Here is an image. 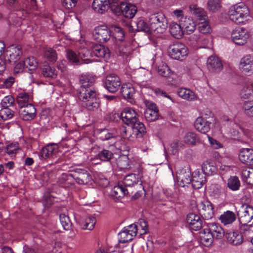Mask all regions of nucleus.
<instances>
[{
  "mask_svg": "<svg viewBox=\"0 0 253 253\" xmlns=\"http://www.w3.org/2000/svg\"><path fill=\"white\" fill-rule=\"evenodd\" d=\"M95 81V77L89 75H82L80 78L81 85L79 89L78 97L83 102V106L90 111L98 108L100 104L95 91L91 88Z\"/></svg>",
  "mask_w": 253,
  "mask_h": 253,
  "instance_id": "f257e3e1",
  "label": "nucleus"
},
{
  "mask_svg": "<svg viewBox=\"0 0 253 253\" xmlns=\"http://www.w3.org/2000/svg\"><path fill=\"white\" fill-rule=\"evenodd\" d=\"M249 15V9L243 3L234 5L229 10L230 19L237 24L243 23Z\"/></svg>",
  "mask_w": 253,
  "mask_h": 253,
  "instance_id": "f03ea898",
  "label": "nucleus"
},
{
  "mask_svg": "<svg viewBox=\"0 0 253 253\" xmlns=\"http://www.w3.org/2000/svg\"><path fill=\"white\" fill-rule=\"evenodd\" d=\"M168 52L171 58L182 60L188 55V49L184 44L177 42L169 45Z\"/></svg>",
  "mask_w": 253,
  "mask_h": 253,
  "instance_id": "7ed1b4c3",
  "label": "nucleus"
},
{
  "mask_svg": "<svg viewBox=\"0 0 253 253\" xmlns=\"http://www.w3.org/2000/svg\"><path fill=\"white\" fill-rule=\"evenodd\" d=\"M150 28L151 33H163L167 28V20L161 14H153L149 18Z\"/></svg>",
  "mask_w": 253,
  "mask_h": 253,
  "instance_id": "20e7f679",
  "label": "nucleus"
},
{
  "mask_svg": "<svg viewBox=\"0 0 253 253\" xmlns=\"http://www.w3.org/2000/svg\"><path fill=\"white\" fill-rule=\"evenodd\" d=\"M68 176L73 178L79 184H86L92 179L89 173L84 169H74L68 174Z\"/></svg>",
  "mask_w": 253,
  "mask_h": 253,
  "instance_id": "39448f33",
  "label": "nucleus"
},
{
  "mask_svg": "<svg viewBox=\"0 0 253 253\" xmlns=\"http://www.w3.org/2000/svg\"><path fill=\"white\" fill-rule=\"evenodd\" d=\"M240 223H250L253 219V208L247 204L242 205L237 211Z\"/></svg>",
  "mask_w": 253,
  "mask_h": 253,
  "instance_id": "423d86ee",
  "label": "nucleus"
},
{
  "mask_svg": "<svg viewBox=\"0 0 253 253\" xmlns=\"http://www.w3.org/2000/svg\"><path fill=\"white\" fill-rule=\"evenodd\" d=\"M231 38L235 44L241 45L247 42L249 34L245 28L238 27L232 31Z\"/></svg>",
  "mask_w": 253,
  "mask_h": 253,
  "instance_id": "0eeeda50",
  "label": "nucleus"
},
{
  "mask_svg": "<svg viewBox=\"0 0 253 253\" xmlns=\"http://www.w3.org/2000/svg\"><path fill=\"white\" fill-rule=\"evenodd\" d=\"M197 207L200 214L204 219L209 220L213 217V206L209 201H203L200 202Z\"/></svg>",
  "mask_w": 253,
  "mask_h": 253,
  "instance_id": "6e6552de",
  "label": "nucleus"
},
{
  "mask_svg": "<svg viewBox=\"0 0 253 253\" xmlns=\"http://www.w3.org/2000/svg\"><path fill=\"white\" fill-rule=\"evenodd\" d=\"M210 120L205 119L203 117H198L195 121L194 126L195 128L203 133L209 132L211 129V121H213V114L209 111Z\"/></svg>",
  "mask_w": 253,
  "mask_h": 253,
  "instance_id": "1a4fd4ad",
  "label": "nucleus"
},
{
  "mask_svg": "<svg viewBox=\"0 0 253 253\" xmlns=\"http://www.w3.org/2000/svg\"><path fill=\"white\" fill-rule=\"evenodd\" d=\"M94 39L100 42L108 41L111 36L110 29L106 26H100L96 27L93 32Z\"/></svg>",
  "mask_w": 253,
  "mask_h": 253,
  "instance_id": "9d476101",
  "label": "nucleus"
},
{
  "mask_svg": "<svg viewBox=\"0 0 253 253\" xmlns=\"http://www.w3.org/2000/svg\"><path fill=\"white\" fill-rule=\"evenodd\" d=\"M121 82L120 78L115 74L108 75L105 82V87L110 92L115 93L120 87Z\"/></svg>",
  "mask_w": 253,
  "mask_h": 253,
  "instance_id": "9b49d317",
  "label": "nucleus"
},
{
  "mask_svg": "<svg viewBox=\"0 0 253 253\" xmlns=\"http://www.w3.org/2000/svg\"><path fill=\"white\" fill-rule=\"evenodd\" d=\"M20 117L24 121H30L36 116V109L32 104H29L19 108Z\"/></svg>",
  "mask_w": 253,
  "mask_h": 253,
  "instance_id": "f8f14e48",
  "label": "nucleus"
},
{
  "mask_svg": "<svg viewBox=\"0 0 253 253\" xmlns=\"http://www.w3.org/2000/svg\"><path fill=\"white\" fill-rule=\"evenodd\" d=\"M90 48L92 51V56L99 58L108 59L110 57V51L108 47L103 45L91 43Z\"/></svg>",
  "mask_w": 253,
  "mask_h": 253,
  "instance_id": "ddd939ff",
  "label": "nucleus"
},
{
  "mask_svg": "<svg viewBox=\"0 0 253 253\" xmlns=\"http://www.w3.org/2000/svg\"><path fill=\"white\" fill-rule=\"evenodd\" d=\"M240 69L245 74L251 75L253 74V56L247 55L241 58Z\"/></svg>",
  "mask_w": 253,
  "mask_h": 253,
  "instance_id": "4468645a",
  "label": "nucleus"
},
{
  "mask_svg": "<svg viewBox=\"0 0 253 253\" xmlns=\"http://www.w3.org/2000/svg\"><path fill=\"white\" fill-rule=\"evenodd\" d=\"M138 114L131 108H126L122 112L121 117L122 121L126 125H131L138 120Z\"/></svg>",
  "mask_w": 253,
  "mask_h": 253,
  "instance_id": "2eb2a0df",
  "label": "nucleus"
},
{
  "mask_svg": "<svg viewBox=\"0 0 253 253\" xmlns=\"http://www.w3.org/2000/svg\"><path fill=\"white\" fill-rule=\"evenodd\" d=\"M225 238L229 244L233 246H239L243 242V235L235 231H228L225 233Z\"/></svg>",
  "mask_w": 253,
  "mask_h": 253,
  "instance_id": "dca6fc26",
  "label": "nucleus"
},
{
  "mask_svg": "<svg viewBox=\"0 0 253 253\" xmlns=\"http://www.w3.org/2000/svg\"><path fill=\"white\" fill-rule=\"evenodd\" d=\"M207 68L212 72L217 73L223 68V65L221 60L216 56H210L207 60Z\"/></svg>",
  "mask_w": 253,
  "mask_h": 253,
  "instance_id": "f3484780",
  "label": "nucleus"
},
{
  "mask_svg": "<svg viewBox=\"0 0 253 253\" xmlns=\"http://www.w3.org/2000/svg\"><path fill=\"white\" fill-rule=\"evenodd\" d=\"M192 177L191 172L189 170L186 171L183 169L177 172V180L181 187H185L187 184L191 183Z\"/></svg>",
  "mask_w": 253,
  "mask_h": 253,
  "instance_id": "a211bd4d",
  "label": "nucleus"
},
{
  "mask_svg": "<svg viewBox=\"0 0 253 253\" xmlns=\"http://www.w3.org/2000/svg\"><path fill=\"white\" fill-rule=\"evenodd\" d=\"M187 222L194 230H199L202 227V220L200 216L193 213H190L187 215Z\"/></svg>",
  "mask_w": 253,
  "mask_h": 253,
  "instance_id": "6ab92c4d",
  "label": "nucleus"
},
{
  "mask_svg": "<svg viewBox=\"0 0 253 253\" xmlns=\"http://www.w3.org/2000/svg\"><path fill=\"white\" fill-rule=\"evenodd\" d=\"M123 185L126 188H131L132 186H137L144 190L141 181H139L138 177L135 174L132 173L126 175L124 179Z\"/></svg>",
  "mask_w": 253,
  "mask_h": 253,
  "instance_id": "aec40b11",
  "label": "nucleus"
},
{
  "mask_svg": "<svg viewBox=\"0 0 253 253\" xmlns=\"http://www.w3.org/2000/svg\"><path fill=\"white\" fill-rule=\"evenodd\" d=\"M239 157L243 163L249 166L253 165V149L250 148L241 149Z\"/></svg>",
  "mask_w": 253,
  "mask_h": 253,
  "instance_id": "412c9836",
  "label": "nucleus"
},
{
  "mask_svg": "<svg viewBox=\"0 0 253 253\" xmlns=\"http://www.w3.org/2000/svg\"><path fill=\"white\" fill-rule=\"evenodd\" d=\"M120 9L122 14L126 18L131 19L136 14L137 9L135 5L127 3L122 2Z\"/></svg>",
  "mask_w": 253,
  "mask_h": 253,
  "instance_id": "4be33fe9",
  "label": "nucleus"
},
{
  "mask_svg": "<svg viewBox=\"0 0 253 253\" xmlns=\"http://www.w3.org/2000/svg\"><path fill=\"white\" fill-rule=\"evenodd\" d=\"M110 0H93L92 7L95 12L103 14L109 7Z\"/></svg>",
  "mask_w": 253,
  "mask_h": 253,
  "instance_id": "5701e85b",
  "label": "nucleus"
},
{
  "mask_svg": "<svg viewBox=\"0 0 253 253\" xmlns=\"http://www.w3.org/2000/svg\"><path fill=\"white\" fill-rule=\"evenodd\" d=\"M132 125V135L136 138H141L146 134V128L142 122L138 119L131 124Z\"/></svg>",
  "mask_w": 253,
  "mask_h": 253,
  "instance_id": "b1692460",
  "label": "nucleus"
},
{
  "mask_svg": "<svg viewBox=\"0 0 253 253\" xmlns=\"http://www.w3.org/2000/svg\"><path fill=\"white\" fill-rule=\"evenodd\" d=\"M180 25L184 28L187 34H190L196 29V25L193 19L189 17H181L179 20Z\"/></svg>",
  "mask_w": 253,
  "mask_h": 253,
  "instance_id": "393cba45",
  "label": "nucleus"
},
{
  "mask_svg": "<svg viewBox=\"0 0 253 253\" xmlns=\"http://www.w3.org/2000/svg\"><path fill=\"white\" fill-rule=\"evenodd\" d=\"M206 178L204 174L200 171H195L193 173L191 183L195 189H199L205 183Z\"/></svg>",
  "mask_w": 253,
  "mask_h": 253,
  "instance_id": "a878e982",
  "label": "nucleus"
},
{
  "mask_svg": "<svg viewBox=\"0 0 253 253\" xmlns=\"http://www.w3.org/2000/svg\"><path fill=\"white\" fill-rule=\"evenodd\" d=\"M121 92L125 99L132 100L135 93V90L132 85L128 83L122 85Z\"/></svg>",
  "mask_w": 253,
  "mask_h": 253,
  "instance_id": "bb28decb",
  "label": "nucleus"
},
{
  "mask_svg": "<svg viewBox=\"0 0 253 253\" xmlns=\"http://www.w3.org/2000/svg\"><path fill=\"white\" fill-rule=\"evenodd\" d=\"M9 58L8 59L9 62L11 63H15L20 59L22 54V48L20 45H12L10 47Z\"/></svg>",
  "mask_w": 253,
  "mask_h": 253,
  "instance_id": "cd10ccee",
  "label": "nucleus"
},
{
  "mask_svg": "<svg viewBox=\"0 0 253 253\" xmlns=\"http://www.w3.org/2000/svg\"><path fill=\"white\" fill-rule=\"evenodd\" d=\"M202 170L204 174L211 175L216 173L217 169L214 161L207 160L203 163Z\"/></svg>",
  "mask_w": 253,
  "mask_h": 253,
  "instance_id": "c85d7f7f",
  "label": "nucleus"
},
{
  "mask_svg": "<svg viewBox=\"0 0 253 253\" xmlns=\"http://www.w3.org/2000/svg\"><path fill=\"white\" fill-rule=\"evenodd\" d=\"M58 146L56 144H51L43 147L41 152V156L44 159L50 158L57 152Z\"/></svg>",
  "mask_w": 253,
  "mask_h": 253,
  "instance_id": "c756f323",
  "label": "nucleus"
},
{
  "mask_svg": "<svg viewBox=\"0 0 253 253\" xmlns=\"http://www.w3.org/2000/svg\"><path fill=\"white\" fill-rule=\"evenodd\" d=\"M209 229L216 239H221L226 233L221 226L217 223H211Z\"/></svg>",
  "mask_w": 253,
  "mask_h": 253,
  "instance_id": "7c9ffc66",
  "label": "nucleus"
},
{
  "mask_svg": "<svg viewBox=\"0 0 253 253\" xmlns=\"http://www.w3.org/2000/svg\"><path fill=\"white\" fill-rule=\"evenodd\" d=\"M136 29L133 28V26L131 25L129 30L133 31V30L137 31H143L148 34H151V29L150 28V25L143 19H138L135 22Z\"/></svg>",
  "mask_w": 253,
  "mask_h": 253,
  "instance_id": "2f4dec72",
  "label": "nucleus"
},
{
  "mask_svg": "<svg viewBox=\"0 0 253 253\" xmlns=\"http://www.w3.org/2000/svg\"><path fill=\"white\" fill-rule=\"evenodd\" d=\"M144 116L146 119L149 122L154 121L158 117V109L156 105L152 104L150 108L144 112Z\"/></svg>",
  "mask_w": 253,
  "mask_h": 253,
  "instance_id": "473e14b6",
  "label": "nucleus"
},
{
  "mask_svg": "<svg viewBox=\"0 0 253 253\" xmlns=\"http://www.w3.org/2000/svg\"><path fill=\"white\" fill-rule=\"evenodd\" d=\"M169 32L176 39H179L182 37L183 31L180 23H171L169 25Z\"/></svg>",
  "mask_w": 253,
  "mask_h": 253,
  "instance_id": "72a5a7b5",
  "label": "nucleus"
},
{
  "mask_svg": "<svg viewBox=\"0 0 253 253\" xmlns=\"http://www.w3.org/2000/svg\"><path fill=\"white\" fill-rule=\"evenodd\" d=\"M184 142L189 145H196L200 143L199 136L194 132H187L183 137Z\"/></svg>",
  "mask_w": 253,
  "mask_h": 253,
  "instance_id": "f704fd0d",
  "label": "nucleus"
},
{
  "mask_svg": "<svg viewBox=\"0 0 253 253\" xmlns=\"http://www.w3.org/2000/svg\"><path fill=\"white\" fill-rule=\"evenodd\" d=\"M129 192L133 193V191L129 189L126 188L122 185L119 184L113 188V196L116 198H121L128 194Z\"/></svg>",
  "mask_w": 253,
  "mask_h": 253,
  "instance_id": "c9c22d12",
  "label": "nucleus"
},
{
  "mask_svg": "<svg viewBox=\"0 0 253 253\" xmlns=\"http://www.w3.org/2000/svg\"><path fill=\"white\" fill-rule=\"evenodd\" d=\"M236 218L235 214L233 211H230L224 212L219 217L221 222L225 225L232 223L236 220Z\"/></svg>",
  "mask_w": 253,
  "mask_h": 253,
  "instance_id": "e433bc0d",
  "label": "nucleus"
},
{
  "mask_svg": "<svg viewBox=\"0 0 253 253\" xmlns=\"http://www.w3.org/2000/svg\"><path fill=\"white\" fill-rule=\"evenodd\" d=\"M31 98L27 93L22 92L18 93L16 97V102L19 108L24 107L30 103Z\"/></svg>",
  "mask_w": 253,
  "mask_h": 253,
  "instance_id": "4c0bfd02",
  "label": "nucleus"
},
{
  "mask_svg": "<svg viewBox=\"0 0 253 253\" xmlns=\"http://www.w3.org/2000/svg\"><path fill=\"white\" fill-rule=\"evenodd\" d=\"M16 110V107H2L0 110V119L3 120H7L12 118Z\"/></svg>",
  "mask_w": 253,
  "mask_h": 253,
  "instance_id": "58836bf2",
  "label": "nucleus"
},
{
  "mask_svg": "<svg viewBox=\"0 0 253 253\" xmlns=\"http://www.w3.org/2000/svg\"><path fill=\"white\" fill-rule=\"evenodd\" d=\"M200 238L201 241L207 246L211 245L214 238L209 228L204 229L201 232Z\"/></svg>",
  "mask_w": 253,
  "mask_h": 253,
  "instance_id": "ea45409f",
  "label": "nucleus"
},
{
  "mask_svg": "<svg viewBox=\"0 0 253 253\" xmlns=\"http://www.w3.org/2000/svg\"><path fill=\"white\" fill-rule=\"evenodd\" d=\"M95 218L94 217L87 216L80 221L81 225L84 229L91 230L95 224Z\"/></svg>",
  "mask_w": 253,
  "mask_h": 253,
  "instance_id": "a19ab883",
  "label": "nucleus"
},
{
  "mask_svg": "<svg viewBox=\"0 0 253 253\" xmlns=\"http://www.w3.org/2000/svg\"><path fill=\"white\" fill-rule=\"evenodd\" d=\"M190 11L194 14L199 20H206L207 16L205 14L203 9L199 8L196 5H191L189 6Z\"/></svg>",
  "mask_w": 253,
  "mask_h": 253,
  "instance_id": "79ce46f5",
  "label": "nucleus"
},
{
  "mask_svg": "<svg viewBox=\"0 0 253 253\" xmlns=\"http://www.w3.org/2000/svg\"><path fill=\"white\" fill-rule=\"evenodd\" d=\"M79 57L86 63V61H91V57H92V51L85 47H81L78 50Z\"/></svg>",
  "mask_w": 253,
  "mask_h": 253,
  "instance_id": "37998d69",
  "label": "nucleus"
},
{
  "mask_svg": "<svg viewBox=\"0 0 253 253\" xmlns=\"http://www.w3.org/2000/svg\"><path fill=\"white\" fill-rule=\"evenodd\" d=\"M23 62L25 64L26 69H28V72H32L36 69L38 67V62L36 59L34 57L27 58Z\"/></svg>",
  "mask_w": 253,
  "mask_h": 253,
  "instance_id": "c03bdc74",
  "label": "nucleus"
},
{
  "mask_svg": "<svg viewBox=\"0 0 253 253\" xmlns=\"http://www.w3.org/2000/svg\"><path fill=\"white\" fill-rule=\"evenodd\" d=\"M243 180L249 184H253V168L244 169L242 172Z\"/></svg>",
  "mask_w": 253,
  "mask_h": 253,
  "instance_id": "a18cd8bd",
  "label": "nucleus"
},
{
  "mask_svg": "<svg viewBox=\"0 0 253 253\" xmlns=\"http://www.w3.org/2000/svg\"><path fill=\"white\" fill-rule=\"evenodd\" d=\"M42 74L45 77L54 79L57 77V73L54 68L47 64L43 66L42 69Z\"/></svg>",
  "mask_w": 253,
  "mask_h": 253,
  "instance_id": "49530a36",
  "label": "nucleus"
},
{
  "mask_svg": "<svg viewBox=\"0 0 253 253\" xmlns=\"http://www.w3.org/2000/svg\"><path fill=\"white\" fill-rule=\"evenodd\" d=\"M97 157L101 161L109 162L113 158L114 154L111 151L104 149L98 153Z\"/></svg>",
  "mask_w": 253,
  "mask_h": 253,
  "instance_id": "de8ad7c7",
  "label": "nucleus"
},
{
  "mask_svg": "<svg viewBox=\"0 0 253 253\" xmlns=\"http://www.w3.org/2000/svg\"><path fill=\"white\" fill-rule=\"evenodd\" d=\"M242 225L240 226L241 234L243 235V237L247 238L248 239H251V236L253 235V232L251 231V228L253 227L252 224H249L244 223H240Z\"/></svg>",
  "mask_w": 253,
  "mask_h": 253,
  "instance_id": "09e8293b",
  "label": "nucleus"
},
{
  "mask_svg": "<svg viewBox=\"0 0 253 253\" xmlns=\"http://www.w3.org/2000/svg\"><path fill=\"white\" fill-rule=\"evenodd\" d=\"M117 167L121 169H128L129 168V160L127 156H122L116 160Z\"/></svg>",
  "mask_w": 253,
  "mask_h": 253,
  "instance_id": "8fccbe9b",
  "label": "nucleus"
},
{
  "mask_svg": "<svg viewBox=\"0 0 253 253\" xmlns=\"http://www.w3.org/2000/svg\"><path fill=\"white\" fill-rule=\"evenodd\" d=\"M178 95L185 99L192 100L194 98V93L190 89L180 88L178 91Z\"/></svg>",
  "mask_w": 253,
  "mask_h": 253,
  "instance_id": "3c124183",
  "label": "nucleus"
},
{
  "mask_svg": "<svg viewBox=\"0 0 253 253\" xmlns=\"http://www.w3.org/2000/svg\"><path fill=\"white\" fill-rule=\"evenodd\" d=\"M2 107H15V99L11 95H7L5 96L0 103Z\"/></svg>",
  "mask_w": 253,
  "mask_h": 253,
  "instance_id": "603ef678",
  "label": "nucleus"
},
{
  "mask_svg": "<svg viewBox=\"0 0 253 253\" xmlns=\"http://www.w3.org/2000/svg\"><path fill=\"white\" fill-rule=\"evenodd\" d=\"M60 220L63 228L66 230H70L72 227V223L69 216L65 214L60 215Z\"/></svg>",
  "mask_w": 253,
  "mask_h": 253,
  "instance_id": "864d4df0",
  "label": "nucleus"
},
{
  "mask_svg": "<svg viewBox=\"0 0 253 253\" xmlns=\"http://www.w3.org/2000/svg\"><path fill=\"white\" fill-rule=\"evenodd\" d=\"M243 109L247 116L250 117H253V101H245Z\"/></svg>",
  "mask_w": 253,
  "mask_h": 253,
  "instance_id": "5fc2aeb1",
  "label": "nucleus"
},
{
  "mask_svg": "<svg viewBox=\"0 0 253 253\" xmlns=\"http://www.w3.org/2000/svg\"><path fill=\"white\" fill-rule=\"evenodd\" d=\"M228 187L232 190H238L240 186V182L237 176L231 177L228 180Z\"/></svg>",
  "mask_w": 253,
  "mask_h": 253,
  "instance_id": "6e6d98bb",
  "label": "nucleus"
},
{
  "mask_svg": "<svg viewBox=\"0 0 253 253\" xmlns=\"http://www.w3.org/2000/svg\"><path fill=\"white\" fill-rule=\"evenodd\" d=\"M189 40L192 42L193 43L196 42L198 44L206 43V40L204 38L203 35H201V34L199 33H197L194 34L193 35H190L189 38Z\"/></svg>",
  "mask_w": 253,
  "mask_h": 253,
  "instance_id": "4d7b16f0",
  "label": "nucleus"
},
{
  "mask_svg": "<svg viewBox=\"0 0 253 253\" xmlns=\"http://www.w3.org/2000/svg\"><path fill=\"white\" fill-rule=\"evenodd\" d=\"M66 56L70 62L76 65H79L81 64L80 60L77 57V55L74 51L70 49H67Z\"/></svg>",
  "mask_w": 253,
  "mask_h": 253,
  "instance_id": "13d9d810",
  "label": "nucleus"
},
{
  "mask_svg": "<svg viewBox=\"0 0 253 253\" xmlns=\"http://www.w3.org/2000/svg\"><path fill=\"white\" fill-rule=\"evenodd\" d=\"M119 241L121 243L128 242L132 240V236L129 234L126 229H124L119 233Z\"/></svg>",
  "mask_w": 253,
  "mask_h": 253,
  "instance_id": "bf43d9fd",
  "label": "nucleus"
},
{
  "mask_svg": "<svg viewBox=\"0 0 253 253\" xmlns=\"http://www.w3.org/2000/svg\"><path fill=\"white\" fill-rule=\"evenodd\" d=\"M199 33L201 35L206 34L210 33L211 31V28L209 23L206 22V20L203 22L199 24L198 26Z\"/></svg>",
  "mask_w": 253,
  "mask_h": 253,
  "instance_id": "052dcab7",
  "label": "nucleus"
},
{
  "mask_svg": "<svg viewBox=\"0 0 253 253\" xmlns=\"http://www.w3.org/2000/svg\"><path fill=\"white\" fill-rule=\"evenodd\" d=\"M208 7L211 11L218 10L221 7V0H208Z\"/></svg>",
  "mask_w": 253,
  "mask_h": 253,
  "instance_id": "680f3d73",
  "label": "nucleus"
},
{
  "mask_svg": "<svg viewBox=\"0 0 253 253\" xmlns=\"http://www.w3.org/2000/svg\"><path fill=\"white\" fill-rule=\"evenodd\" d=\"M157 71L160 75L164 77L169 76L170 74V69L166 64H163L162 65L159 66Z\"/></svg>",
  "mask_w": 253,
  "mask_h": 253,
  "instance_id": "e2e57ef3",
  "label": "nucleus"
},
{
  "mask_svg": "<svg viewBox=\"0 0 253 253\" xmlns=\"http://www.w3.org/2000/svg\"><path fill=\"white\" fill-rule=\"evenodd\" d=\"M27 70L23 61H21L15 64L13 69V74L14 75H16L19 73L28 72Z\"/></svg>",
  "mask_w": 253,
  "mask_h": 253,
  "instance_id": "0e129e2a",
  "label": "nucleus"
},
{
  "mask_svg": "<svg viewBox=\"0 0 253 253\" xmlns=\"http://www.w3.org/2000/svg\"><path fill=\"white\" fill-rule=\"evenodd\" d=\"M114 31L113 35L114 38L119 41H123L125 36L123 29L120 27L114 26Z\"/></svg>",
  "mask_w": 253,
  "mask_h": 253,
  "instance_id": "69168bd1",
  "label": "nucleus"
},
{
  "mask_svg": "<svg viewBox=\"0 0 253 253\" xmlns=\"http://www.w3.org/2000/svg\"><path fill=\"white\" fill-rule=\"evenodd\" d=\"M14 9L17 11V16L21 19H25L29 13L28 10L26 9V6H25L23 5L22 6H14Z\"/></svg>",
  "mask_w": 253,
  "mask_h": 253,
  "instance_id": "338daca9",
  "label": "nucleus"
},
{
  "mask_svg": "<svg viewBox=\"0 0 253 253\" xmlns=\"http://www.w3.org/2000/svg\"><path fill=\"white\" fill-rule=\"evenodd\" d=\"M45 56L47 59L50 62H54L57 59V54L56 51L52 49H49L45 52Z\"/></svg>",
  "mask_w": 253,
  "mask_h": 253,
  "instance_id": "774afa93",
  "label": "nucleus"
}]
</instances>
